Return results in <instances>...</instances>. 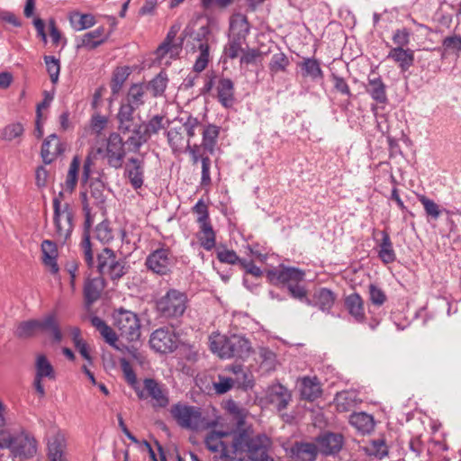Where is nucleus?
Masks as SVG:
<instances>
[{
	"mask_svg": "<svg viewBox=\"0 0 461 461\" xmlns=\"http://www.w3.org/2000/svg\"><path fill=\"white\" fill-rule=\"evenodd\" d=\"M169 125V121L163 115H155L150 118L147 123L139 124L134 129V135L131 136L127 142L132 147L133 151H138L140 146L148 141L153 134H157L160 130L166 129Z\"/></svg>",
	"mask_w": 461,
	"mask_h": 461,
	"instance_id": "9",
	"label": "nucleus"
},
{
	"mask_svg": "<svg viewBox=\"0 0 461 461\" xmlns=\"http://www.w3.org/2000/svg\"><path fill=\"white\" fill-rule=\"evenodd\" d=\"M96 239L103 243H107L113 240V233L106 221H102L95 228Z\"/></svg>",
	"mask_w": 461,
	"mask_h": 461,
	"instance_id": "61",
	"label": "nucleus"
},
{
	"mask_svg": "<svg viewBox=\"0 0 461 461\" xmlns=\"http://www.w3.org/2000/svg\"><path fill=\"white\" fill-rule=\"evenodd\" d=\"M217 258L220 262L235 265L240 264L243 258H240L234 250L223 249L217 251Z\"/></svg>",
	"mask_w": 461,
	"mask_h": 461,
	"instance_id": "59",
	"label": "nucleus"
},
{
	"mask_svg": "<svg viewBox=\"0 0 461 461\" xmlns=\"http://www.w3.org/2000/svg\"><path fill=\"white\" fill-rule=\"evenodd\" d=\"M442 53L441 56L445 57L450 51L458 52L461 50V36L458 34L445 37L442 41Z\"/></svg>",
	"mask_w": 461,
	"mask_h": 461,
	"instance_id": "52",
	"label": "nucleus"
},
{
	"mask_svg": "<svg viewBox=\"0 0 461 461\" xmlns=\"http://www.w3.org/2000/svg\"><path fill=\"white\" fill-rule=\"evenodd\" d=\"M350 424L360 433H370L375 428V421L372 415L366 412H357L350 415Z\"/></svg>",
	"mask_w": 461,
	"mask_h": 461,
	"instance_id": "34",
	"label": "nucleus"
},
{
	"mask_svg": "<svg viewBox=\"0 0 461 461\" xmlns=\"http://www.w3.org/2000/svg\"><path fill=\"white\" fill-rule=\"evenodd\" d=\"M65 445L59 438H54L48 444V456L50 461H66Z\"/></svg>",
	"mask_w": 461,
	"mask_h": 461,
	"instance_id": "48",
	"label": "nucleus"
},
{
	"mask_svg": "<svg viewBox=\"0 0 461 461\" xmlns=\"http://www.w3.org/2000/svg\"><path fill=\"white\" fill-rule=\"evenodd\" d=\"M104 27H99L92 32L86 33L82 38L81 46L87 48L88 50L95 49L105 41L106 37H104Z\"/></svg>",
	"mask_w": 461,
	"mask_h": 461,
	"instance_id": "42",
	"label": "nucleus"
},
{
	"mask_svg": "<svg viewBox=\"0 0 461 461\" xmlns=\"http://www.w3.org/2000/svg\"><path fill=\"white\" fill-rule=\"evenodd\" d=\"M318 449L325 456L335 455L343 447V436L339 433L326 432L316 438Z\"/></svg>",
	"mask_w": 461,
	"mask_h": 461,
	"instance_id": "18",
	"label": "nucleus"
},
{
	"mask_svg": "<svg viewBox=\"0 0 461 461\" xmlns=\"http://www.w3.org/2000/svg\"><path fill=\"white\" fill-rule=\"evenodd\" d=\"M217 96L224 107H230L234 103V84L230 78H221L217 85Z\"/></svg>",
	"mask_w": 461,
	"mask_h": 461,
	"instance_id": "32",
	"label": "nucleus"
},
{
	"mask_svg": "<svg viewBox=\"0 0 461 461\" xmlns=\"http://www.w3.org/2000/svg\"><path fill=\"white\" fill-rule=\"evenodd\" d=\"M345 307L357 322H363L366 320L364 301L358 294L348 295L345 298Z\"/></svg>",
	"mask_w": 461,
	"mask_h": 461,
	"instance_id": "27",
	"label": "nucleus"
},
{
	"mask_svg": "<svg viewBox=\"0 0 461 461\" xmlns=\"http://www.w3.org/2000/svg\"><path fill=\"white\" fill-rule=\"evenodd\" d=\"M229 346L230 347V358H247L252 352L250 341L240 335H231L230 337Z\"/></svg>",
	"mask_w": 461,
	"mask_h": 461,
	"instance_id": "24",
	"label": "nucleus"
},
{
	"mask_svg": "<svg viewBox=\"0 0 461 461\" xmlns=\"http://www.w3.org/2000/svg\"><path fill=\"white\" fill-rule=\"evenodd\" d=\"M137 109L126 104H122L117 114V119L119 122V130L122 133L133 131L134 129H137L138 125L134 123L133 113Z\"/></svg>",
	"mask_w": 461,
	"mask_h": 461,
	"instance_id": "26",
	"label": "nucleus"
},
{
	"mask_svg": "<svg viewBox=\"0 0 461 461\" xmlns=\"http://www.w3.org/2000/svg\"><path fill=\"white\" fill-rule=\"evenodd\" d=\"M366 90L377 103H387L386 86L380 77H371L369 76Z\"/></svg>",
	"mask_w": 461,
	"mask_h": 461,
	"instance_id": "31",
	"label": "nucleus"
},
{
	"mask_svg": "<svg viewBox=\"0 0 461 461\" xmlns=\"http://www.w3.org/2000/svg\"><path fill=\"white\" fill-rule=\"evenodd\" d=\"M419 201L424 207L425 212L428 217L433 220H437L441 213L439 205L437 204L433 200L428 198L425 195H419Z\"/></svg>",
	"mask_w": 461,
	"mask_h": 461,
	"instance_id": "56",
	"label": "nucleus"
},
{
	"mask_svg": "<svg viewBox=\"0 0 461 461\" xmlns=\"http://www.w3.org/2000/svg\"><path fill=\"white\" fill-rule=\"evenodd\" d=\"M42 262L52 275H58L59 267L57 263L58 249L55 242L45 240L41 243Z\"/></svg>",
	"mask_w": 461,
	"mask_h": 461,
	"instance_id": "25",
	"label": "nucleus"
},
{
	"mask_svg": "<svg viewBox=\"0 0 461 461\" xmlns=\"http://www.w3.org/2000/svg\"><path fill=\"white\" fill-rule=\"evenodd\" d=\"M170 330L160 328L152 332L149 344L150 347L159 353L173 352L176 348V341Z\"/></svg>",
	"mask_w": 461,
	"mask_h": 461,
	"instance_id": "14",
	"label": "nucleus"
},
{
	"mask_svg": "<svg viewBox=\"0 0 461 461\" xmlns=\"http://www.w3.org/2000/svg\"><path fill=\"white\" fill-rule=\"evenodd\" d=\"M200 225V232L198 235V240L200 245L205 250H211L214 248L216 240H215V232L212 227L211 222L202 223Z\"/></svg>",
	"mask_w": 461,
	"mask_h": 461,
	"instance_id": "40",
	"label": "nucleus"
},
{
	"mask_svg": "<svg viewBox=\"0 0 461 461\" xmlns=\"http://www.w3.org/2000/svg\"><path fill=\"white\" fill-rule=\"evenodd\" d=\"M125 176L134 189L140 188L144 182V160L137 158H129L125 166Z\"/></svg>",
	"mask_w": 461,
	"mask_h": 461,
	"instance_id": "19",
	"label": "nucleus"
},
{
	"mask_svg": "<svg viewBox=\"0 0 461 461\" xmlns=\"http://www.w3.org/2000/svg\"><path fill=\"white\" fill-rule=\"evenodd\" d=\"M125 157L124 143L118 133H112L107 140L106 158L109 166L121 168Z\"/></svg>",
	"mask_w": 461,
	"mask_h": 461,
	"instance_id": "13",
	"label": "nucleus"
},
{
	"mask_svg": "<svg viewBox=\"0 0 461 461\" xmlns=\"http://www.w3.org/2000/svg\"><path fill=\"white\" fill-rule=\"evenodd\" d=\"M187 295L176 289H170L157 301L156 306L159 315L167 319H176L185 313L187 308Z\"/></svg>",
	"mask_w": 461,
	"mask_h": 461,
	"instance_id": "5",
	"label": "nucleus"
},
{
	"mask_svg": "<svg viewBox=\"0 0 461 461\" xmlns=\"http://www.w3.org/2000/svg\"><path fill=\"white\" fill-rule=\"evenodd\" d=\"M38 331L50 332L53 340L59 343L62 340V333L55 312L46 314L41 320H37Z\"/></svg>",
	"mask_w": 461,
	"mask_h": 461,
	"instance_id": "23",
	"label": "nucleus"
},
{
	"mask_svg": "<svg viewBox=\"0 0 461 461\" xmlns=\"http://www.w3.org/2000/svg\"><path fill=\"white\" fill-rule=\"evenodd\" d=\"M291 296L294 299L304 301L308 304H311V301L306 297L307 291L303 285H301L300 283H294L292 285L287 287Z\"/></svg>",
	"mask_w": 461,
	"mask_h": 461,
	"instance_id": "62",
	"label": "nucleus"
},
{
	"mask_svg": "<svg viewBox=\"0 0 461 461\" xmlns=\"http://www.w3.org/2000/svg\"><path fill=\"white\" fill-rule=\"evenodd\" d=\"M144 390L147 393L146 396H144L143 393H138L140 398L143 397H150L154 401V406L158 407H166L168 402V397L159 383H158L155 379L146 378L143 382Z\"/></svg>",
	"mask_w": 461,
	"mask_h": 461,
	"instance_id": "17",
	"label": "nucleus"
},
{
	"mask_svg": "<svg viewBox=\"0 0 461 461\" xmlns=\"http://www.w3.org/2000/svg\"><path fill=\"white\" fill-rule=\"evenodd\" d=\"M80 167V160L77 156L74 157L65 181V189L70 194L75 190L77 183V174Z\"/></svg>",
	"mask_w": 461,
	"mask_h": 461,
	"instance_id": "47",
	"label": "nucleus"
},
{
	"mask_svg": "<svg viewBox=\"0 0 461 461\" xmlns=\"http://www.w3.org/2000/svg\"><path fill=\"white\" fill-rule=\"evenodd\" d=\"M366 452L368 456H374L376 458L382 459L388 453L387 446L382 439L371 441L366 447Z\"/></svg>",
	"mask_w": 461,
	"mask_h": 461,
	"instance_id": "54",
	"label": "nucleus"
},
{
	"mask_svg": "<svg viewBox=\"0 0 461 461\" xmlns=\"http://www.w3.org/2000/svg\"><path fill=\"white\" fill-rule=\"evenodd\" d=\"M170 413L181 428L198 430L203 426L204 419L196 406L177 402L171 406Z\"/></svg>",
	"mask_w": 461,
	"mask_h": 461,
	"instance_id": "8",
	"label": "nucleus"
},
{
	"mask_svg": "<svg viewBox=\"0 0 461 461\" xmlns=\"http://www.w3.org/2000/svg\"><path fill=\"white\" fill-rule=\"evenodd\" d=\"M128 76L129 72L127 68H117L114 70L111 81V89L113 95L119 94Z\"/></svg>",
	"mask_w": 461,
	"mask_h": 461,
	"instance_id": "50",
	"label": "nucleus"
},
{
	"mask_svg": "<svg viewBox=\"0 0 461 461\" xmlns=\"http://www.w3.org/2000/svg\"><path fill=\"white\" fill-rule=\"evenodd\" d=\"M53 210L55 235L59 240L66 241L74 229L75 212L73 206L68 203L59 204V201L55 200L53 201Z\"/></svg>",
	"mask_w": 461,
	"mask_h": 461,
	"instance_id": "6",
	"label": "nucleus"
},
{
	"mask_svg": "<svg viewBox=\"0 0 461 461\" xmlns=\"http://www.w3.org/2000/svg\"><path fill=\"white\" fill-rule=\"evenodd\" d=\"M378 257L384 264H390L395 261L394 252L390 236L386 231H382V240L378 245Z\"/></svg>",
	"mask_w": 461,
	"mask_h": 461,
	"instance_id": "35",
	"label": "nucleus"
},
{
	"mask_svg": "<svg viewBox=\"0 0 461 461\" xmlns=\"http://www.w3.org/2000/svg\"><path fill=\"white\" fill-rule=\"evenodd\" d=\"M202 134V145L203 149L212 153L213 151L214 146L217 142V139L220 134V127L213 124H209L206 127L203 128Z\"/></svg>",
	"mask_w": 461,
	"mask_h": 461,
	"instance_id": "43",
	"label": "nucleus"
},
{
	"mask_svg": "<svg viewBox=\"0 0 461 461\" xmlns=\"http://www.w3.org/2000/svg\"><path fill=\"white\" fill-rule=\"evenodd\" d=\"M267 399L277 411H281L287 408L292 400V394L286 387L277 383L267 388Z\"/></svg>",
	"mask_w": 461,
	"mask_h": 461,
	"instance_id": "16",
	"label": "nucleus"
},
{
	"mask_svg": "<svg viewBox=\"0 0 461 461\" xmlns=\"http://www.w3.org/2000/svg\"><path fill=\"white\" fill-rule=\"evenodd\" d=\"M0 449H8L10 456L20 460L32 458L38 450L34 436L23 427L0 429Z\"/></svg>",
	"mask_w": 461,
	"mask_h": 461,
	"instance_id": "1",
	"label": "nucleus"
},
{
	"mask_svg": "<svg viewBox=\"0 0 461 461\" xmlns=\"http://www.w3.org/2000/svg\"><path fill=\"white\" fill-rule=\"evenodd\" d=\"M71 23H74V27L77 31H82L92 27L95 23L94 15L90 14H79L76 13L71 16Z\"/></svg>",
	"mask_w": 461,
	"mask_h": 461,
	"instance_id": "53",
	"label": "nucleus"
},
{
	"mask_svg": "<svg viewBox=\"0 0 461 461\" xmlns=\"http://www.w3.org/2000/svg\"><path fill=\"white\" fill-rule=\"evenodd\" d=\"M240 59V63L242 64H255L258 58L261 57L262 52L258 49H247L244 50Z\"/></svg>",
	"mask_w": 461,
	"mask_h": 461,
	"instance_id": "63",
	"label": "nucleus"
},
{
	"mask_svg": "<svg viewBox=\"0 0 461 461\" xmlns=\"http://www.w3.org/2000/svg\"><path fill=\"white\" fill-rule=\"evenodd\" d=\"M318 447L311 442H295L290 448V456L294 461H314Z\"/></svg>",
	"mask_w": 461,
	"mask_h": 461,
	"instance_id": "21",
	"label": "nucleus"
},
{
	"mask_svg": "<svg viewBox=\"0 0 461 461\" xmlns=\"http://www.w3.org/2000/svg\"><path fill=\"white\" fill-rule=\"evenodd\" d=\"M313 298L315 305H317L322 312H330L334 305L336 295L328 288H321L315 292Z\"/></svg>",
	"mask_w": 461,
	"mask_h": 461,
	"instance_id": "38",
	"label": "nucleus"
},
{
	"mask_svg": "<svg viewBox=\"0 0 461 461\" xmlns=\"http://www.w3.org/2000/svg\"><path fill=\"white\" fill-rule=\"evenodd\" d=\"M369 295L373 304L381 306L386 301V295L384 291L375 285H369Z\"/></svg>",
	"mask_w": 461,
	"mask_h": 461,
	"instance_id": "64",
	"label": "nucleus"
},
{
	"mask_svg": "<svg viewBox=\"0 0 461 461\" xmlns=\"http://www.w3.org/2000/svg\"><path fill=\"white\" fill-rule=\"evenodd\" d=\"M65 150V146L60 142L56 134H50L42 143L41 146V158L45 164H50L57 157L62 154Z\"/></svg>",
	"mask_w": 461,
	"mask_h": 461,
	"instance_id": "20",
	"label": "nucleus"
},
{
	"mask_svg": "<svg viewBox=\"0 0 461 461\" xmlns=\"http://www.w3.org/2000/svg\"><path fill=\"white\" fill-rule=\"evenodd\" d=\"M167 141L174 152L183 149L185 145V138L176 129H171L167 133Z\"/></svg>",
	"mask_w": 461,
	"mask_h": 461,
	"instance_id": "57",
	"label": "nucleus"
},
{
	"mask_svg": "<svg viewBox=\"0 0 461 461\" xmlns=\"http://www.w3.org/2000/svg\"><path fill=\"white\" fill-rule=\"evenodd\" d=\"M198 50L200 51V54L196 58V60L194 64V71L200 73L206 68L210 60L209 44H207L206 42H204L203 44H199Z\"/></svg>",
	"mask_w": 461,
	"mask_h": 461,
	"instance_id": "51",
	"label": "nucleus"
},
{
	"mask_svg": "<svg viewBox=\"0 0 461 461\" xmlns=\"http://www.w3.org/2000/svg\"><path fill=\"white\" fill-rule=\"evenodd\" d=\"M24 128L20 122L6 125L1 131L0 137L4 140L11 141L19 139L23 134Z\"/></svg>",
	"mask_w": 461,
	"mask_h": 461,
	"instance_id": "49",
	"label": "nucleus"
},
{
	"mask_svg": "<svg viewBox=\"0 0 461 461\" xmlns=\"http://www.w3.org/2000/svg\"><path fill=\"white\" fill-rule=\"evenodd\" d=\"M174 264V258L168 249H158L149 254L146 259L149 269L158 275H167Z\"/></svg>",
	"mask_w": 461,
	"mask_h": 461,
	"instance_id": "11",
	"label": "nucleus"
},
{
	"mask_svg": "<svg viewBox=\"0 0 461 461\" xmlns=\"http://www.w3.org/2000/svg\"><path fill=\"white\" fill-rule=\"evenodd\" d=\"M96 267L101 276H108L113 282L120 280L130 269L126 259L117 257L115 252L108 248L97 255Z\"/></svg>",
	"mask_w": 461,
	"mask_h": 461,
	"instance_id": "3",
	"label": "nucleus"
},
{
	"mask_svg": "<svg viewBox=\"0 0 461 461\" xmlns=\"http://www.w3.org/2000/svg\"><path fill=\"white\" fill-rule=\"evenodd\" d=\"M289 65L290 60L284 52L274 53L268 64L270 76L274 77L278 73H285Z\"/></svg>",
	"mask_w": 461,
	"mask_h": 461,
	"instance_id": "39",
	"label": "nucleus"
},
{
	"mask_svg": "<svg viewBox=\"0 0 461 461\" xmlns=\"http://www.w3.org/2000/svg\"><path fill=\"white\" fill-rule=\"evenodd\" d=\"M300 67L304 77H310L313 80L323 77L320 63L315 59H304L303 61L300 63Z\"/></svg>",
	"mask_w": 461,
	"mask_h": 461,
	"instance_id": "45",
	"label": "nucleus"
},
{
	"mask_svg": "<svg viewBox=\"0 0 461 461\" xmlns=\"http://www.w3.org/2000/svg\"><path fill=\"white\" fill-rule=\"evenodd\" d=\"M35 371L33 386L40 397H44L46 393L42 384V379L49 378L50 380H55L56 375L54 368L46 356L39 355L36 358Z\"/></svg>",
	"mask_w": 461,
	"mask_h": 461,
	"instance_id": "12",
	"label": "nucleus"
},
{
	"mask_svg": "<svg viewBox=\"0 0 461 461\" xmlns=\"http://www.w3.org/2000/svg\"><path fill=\"white\" fill-rule=\"evenodd\" d=\"M230 33L229 41L224 47V54L230 59L240 56L244 50L242 45L246 42L247 36L249 33V24L245 15H238L231 20L230 25Z\"/></svg>",
	"mask_w": 461,
	"mask_h": 461,
	"instance_id": "4",
	"label": "nucleus"
},
{
	"mask_svg": "<svg viewBox=\"0 0 461 461\" xmlns=\"http://www.w3.org/2000/svg\"><path fill=\"white\" fill-rule=\"evenodd\" d=\"M104 184L95 180L90 184V195L95 200V203L99 205L104 203L105 196L104 194Z\"/></svg>",
	"mask_w": 461,
	"mask_h": 461,
	"instance_id": "58",
	"label": "nucleus"
},
{
	"mask_svg": "<svg viewBox=\"0 0 461 461\" xmlns=\"http://www.w3.org/2000/svg\"><path fill=\"white\" fill-rule=\"evenodd\" d=\"M387 58L396 62L402 71H406L413 65L414 52L410 49L395 47L389 51Z\"/></svg>",
	"mask_w": 461,
	"mask_h": 461,
	"instance_id": "28",
	"label": "nucleus"
},
{
	"mask_svg": "<svg viewBox=\"0 0 461 461\" xmlns=\"http://www.w3.org/2000/svg\"><path fill=\"white\" fill-rule=\"evenodd\" d=\"M167 75L165 71L158 73L152 80L149 82L146 88L151 92L154 97L161 96L167 85Z\"/></svg>",
	"mask_w": 461,
	"mask_h": 461,
	"instance_id": "46",
	"label": "nucleus"
},
{
	"mask_svg": "<svg viewBox=\"0 0 461 461\" xmlns=\"http://www.w3.org/2000/svg\"><path fill=\"white\" fill-rule=\"evenodd\" d=\"M230 370L234 375L232 381H234V385H237L238 388L248 390L253 387L252 375L242 366L233 365L230 367Z\"/></svg>",
	"mask_w": 461,
	"mask_h": 461,
	"instance_id": "36",
	"label": "nucleus"
},
{
	"mask_svg": "<svg viewBox=\"0 0 461 461\" xmlns=\"http://www.w3.org/2000/svg\"><path fill=\"white\" fill-rule=\"evenodd\" d=\"M105 287V280L103 276L87 279L84 285V298L89 307L96 302Z\"/></svg>",
	"mask_w": 461,
	"mask_h": 461,
	"instance_id": "22",
	"label": "nucleus"
},
{
	"mask_svg": "<svg viewBox=\"0 0 461 461\" xmlns=\"http://www.w3.org/2000/svg\"><path fill=\"white\" fill-rule=\"evenodd\" d=\"M89 203H85L84 205V213H85V223H84V232L82 241L80 243V247L83 252L84 260L86 263L89 268L93 267L95 265L94 261V253L92 250V244L90 241V233L89 230L92 225V217L90 212Z\"/></svg>",
	"mask_w": 461,
	"mask_h": 461,
	"instance_id": "15",
	"label": "nucleus"
},
{
	"mask_svg": "<svg viewBox=\"0 0 461 461\" xmlns=\"http://www.w3.org/2000/svg\"><path fill=\"white\" fill-rule=\"evenodd\" d=\"M300 392L303 399L312 402L321 394V388L317 377L305 376L302 378Z\"/></svg>",
	"mask_w": 461,
	"mask_h": 461,
	"instance_id": "29",
	"label": "nucleus"
},
{
	"mask_svg": "<svg viewBox=\"0 0 461 461\" xmlns=\"http://www.w3.org/2000/svg\"><path fill=\"white\" fill-rule=\"evenodd\" d=\"M305 272L294 267L280 265L267 271L268 281L274 285H285L288 287L294 283L303 281Z\"/></svg>",
	"mask_w": 461,
	"mask_h": 461,
	"instance_id": "10",
	"label": "nucleus"
},
{
	"mask_svg": "<svg viewBox=\"0 0 461 461\" xmlns=\"http://www.w3.org/2000/svg\"><path fill=\"white\" fill-rule=\"evenodd\" d=\"M113 326L120 335L129 341H136L140 337V321L138 315L128 310L120 308L113 314Z\"/></svg>",
	"mask_w": 461,
	"mask_h": 461,
	"instance_id": "7",
	"label": "nucleus"
},
{
	"mask_svg": "<svg viewBox=\"0 0 461 461\" xmlns=\"http://www.w3.org/2000/svg\"><path fill=\"white\" fill-rule=\"evenodd\" d=\"M330 77L333 82L334 88L337 92L340 93L343 95H347L348 97H350L352 95V93L350 91V88H349L348 83L342 77H339L335 73H332Z\"/></svg>",
	"mask_w": 461,
	"mask_h": 461,
	"instance_id": "60",
	"label": "nucleus"
},
{
	"mask_svg": "<svg viewBox=\"0 0 461 461\" xmlns=\"http://www.w3.org/2000/svg\"><path fill=\"white\" fill-rule=\"evenodd\" d=\"M179 30H180V26L176 25V24L172 25L170 27L165 41L161 43V45L157 50V54L158 57H163L167 52H173L174 50L178 51L181 49L184 38L181 39V41L178 44L173 43Z\"/></svg>",
	"mask_w": 461,
	"mask_h": 461,
	"instance_id": "33",
	"label": "nucleus"
},
{
	"mask_svg": "<svg viewBox=\"0 0 461 461\" xmlns=\"http://www.w3.org/2000/svg\"><path fill=\"white\" fill-rule=\"evenodd\" d=\"M44 62L46 64L47 72L50 75V81L56 84L59 81L60 72L59 59L54 56H44Z\"/></svg>",
	"mask_w": 461,
	"mask_h": 461,
	"instance_id": "55",
	"label": "nucleus"
},
{
	"mask_svg": "<svg viewBox=\"0 0 461 461\" xmlns=\"http://www.w3.org/2000/svg\"><path fill=\"white\" fill-rule=\"evenodd\" d=\"M142 84H134L132 85L127 94L126 96V104L138 109L144 104V94L145 89Z\"/></svg>",
	"mask_w": 461,
	"mask_h": 461,
	"instance_id": "44",
	"label": "nucleus"
},
{
	"mask_svg": "<svg viewBox=\"0 0 461 461\" xmlns=\"http://www.w3.org/2000/svg\"><path fill=\"white\" fill-rule=\"evenodd\" d=\"M38 332L36 319L19 322L14 331V336L21 339L32 338L36 336Z\"/></svg>",
	"mask_w": 461,
	"mask_h": 461,
	"instance_id": "41",
	"label": "nucleus"
},
{
	"mask_svg": "<svg viewBox=\"0 0 461 461\" xmlns=\"http://www.w3.org/2000/svg\"><path fill=\"white\" fill-rule=\"evenodd\" d=\"M230 337L216 334L210 337V348L221 358H230Z\"/></svg>",
	"mask_w": 461,
	"mask_h": 461,
	"instance_id": "37",
	"label": "nucleus"
},
{
	"mask_svg": "<svg viewBox=\"0 0 461 461\" xmlns=\"http://www.w3.org/2000/svg\"><path fill=\"white\" fill-rule=\"evenodd\" d=\"M90 321L92 326L100 332L106 343L115 349L121 350V347L116 344L118 337L113 328L107 325L106 322L98 316L91 317Z\"/></svg>",
	"mask_w": 461,
	"mask_h": 461,
	"instance_id": "30",
	"label": "nucleus"
},
{
	"mask_svg": "<svg viewBox=\"0 0 461 461\" xmlns=\"http://www.w3.org/2000/svg\"><path fill=\"white\" fill-rule=\"evenodd\" d=\"M270 445L271 440L267 435L251 437L245 429L235 433L231 441L233 453L246 452L250 458L260 461H274L267 454Z\"/></svg>",
	"mask_w": 461,
	"mask_h": 461,
	"instance_id": "2",
	"label": "nucleus"
}]
</instances>
